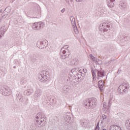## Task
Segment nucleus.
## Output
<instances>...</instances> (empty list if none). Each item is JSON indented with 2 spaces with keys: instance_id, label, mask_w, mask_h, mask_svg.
<instances>
[{
  "instance_id": "obj_18",
  "label": "nucleus",
  "mask_w": 130,
  "mask_h": 130,
  "mask_svg": "<svg viewBox=\"0 0 130 130\" xmlns=\"http://www.w3.org/2000/svg\"><path fill=\"white\" fill-rule=\"evenodd\" d=\"M60 52L69 53V45H64L62 47L61 49Z\"/></svg>"
},
{
  "instance_id": "obj_5",
  "label": "nucleus",
  "mask_w": 130,
  "mask_h": 130,
  "mask_svg": "<svg viewBox=\"0 0 130 130\" xmlns=\"http://www.w3.org/2000/svg\"><path fill=\"white\" fill-rule=\"evenodd\" d=\"M38 79L40 82L45 83V82H47V81L49 80V75H48V72L44 71L43 73L38 75Z\"/></svg>"
},
{
  "instance_id": "obj_45",
  "label": "nucleus",
  "mask_w": 130,
  "mask_h": 130,
  "mask_svg": "<svg viewBox=\"0 0 130 130\" xmlns=\"http://www.w3.org/2000/svg\"><path fill=\"white\" fill-rule=\"evenodd\" d=\"M27 93H28V94H29V93H30L29 91H27Z\"/></svg>"
},
{
  "instance_id": "obj_39",
  "label": "nucleus",
  "mask_w": 130,
  "mask_h": 130,
  "mask_svg": "<svg viewBox=\"0 0 130 130\" xmlns=\"http://www.w3.org/2000/svg\"><path fill=\"white\" fill-rule=\"evenodd\" d=\"M96 127H99V122H98V123H97V125H96Z\"/></svg>"
},
{
  "instance_id": "obj_40",
  "label": "nucleus",
  "mask_w": 130,
  "mask_h": 130,
  "mask_svg": "<svg viewBox=\"0 0 130 130\" xmlns=\"http://www.w3.org/2000/svg\"><path fill=\"white\" fill-rule=\"evenodd\" d=\"M99 129H100L99 127H95V130H99Z\"/></svg>"
},
{
  "instance_id": "obj_22",
  "label": "nucleus",
  "mask_w": 130,
  "mask_h": 130,
  "mask_svg": "<svg viewBox=\"0 0 130 130\" xmlns=\"http://www.w3.org/2000/svg\"><path fill=\"white\" fill-rule=\"evenodd\" d=\"M100 13H102L101 14L102 17H107V16H108V15H109V12H108V11H105L103 9L101 10Z\"/></svg>"
},
{
  "instance_id": "obj_4",
  "label": "nucleus",
  "mask_w": 130,
  "mask_h": 130,
  "mask_svg": "<svg viewBox=\"0 0 130 130\" xmlns=\"http://www.w3.org/2000/svg\"><path fill=\"white\" fill-rule=\"evenodd\" d=\"M97 100L96 99H89L87 100H85L83 102V105L85 108H94L96 106Z\"/></svg>"
},
{
  "instance_id": "obj_14",
  "label": "nucleus",
  "mask_w": 130,
  "mask_h": 130,
  "mask_svg": "<svg viewBox=\"0 0 130 130\" xmlns=\"http://www.w3.org/2000/svg\"><path fill=\"white\" fill-rule=\"evenodd\" d=\"M60 58L61 59H67L70 56V54H69V53H66L63 52H61L60 53Z\"/></svg>"
},
{
  "instance_id": "obj_30",
  "label": "nucleus",
  "mask_w": 130,
  "mask_h": 130,
  "mask_svg": "<svg viewBox=\"0 0 130 130\" xmlns=\"http://www.w3.org/2000/svg\"><path fill=\"white\" fill-rule=\"evenodd\" d=\"M26 82H27V81H26V80H25L24 79H22L20 81V83H21V85H24V84H26Z\"/></svg>"
},
{
  "instance_id": "obj_8",
  "label": "nucleus",
  "mask_w": 130,
  "mask_h": 130,
  "mask_svg": "<svg viewBox=\"0 0 130 130\" xmlns=\"http://www.w3.org/2000/svg\"><path fill=\"white\" fill-rule=\"evenodd\" d=\"M89 57H90L91 60H92V61H93V62H95V64H99L100 66L101 64H102V61H101L99 59L94 57V56H93V55L90 54Z\"/></svg>"
},
{
  "instance_id": "obj_36",
  "label": "nucleus",
  "mask_w": 130,
  "mask_h": 130,
  "mask_svg": "<svg viewBox=\"0 0 130 130\" xmlns=\"http://www.w3.org/2000/svg\"><path fill=\"white\" fill-rule=\"evenodd\" d=\"M79 72H80V73L81 74H82V75H84V72H83V70H80L79 71Z\"/></svg>"
},
{
  "instance_id": "obj_19",
  "label": "nucleus",
  "mask_w": 130,
  "mask_h": 130,
  "mask_svg": "<svg viewBox=\"0 0 130 130\" xmlns=\"http://www.w3.org/2000/svg\"><path fill=\"white\" fill-rule=\"evenodd\" d=\"M99 87L100 91L102 92L104 90L103 87H104V81L102 80L99 81Z\"/></svg>"
},
{
  "instance_id": "obj_23",
  "label": "nucleus",
  "mask_w": 130,
  "mask_h": 130,
  "mask_svg": "<svg viewBox=\"0 0 130 130\" xmlns=\"http://www.w3.org/2000/svg\"><path fill=\"white\" fill-rule=\"evenodd\" d=\"M70 64L71 66H77L78 64V59H73L70 61Z\"/></svg>"
},
{
  "instance_id": "obj_26",
  "label": "nucleus",
  "mask_w": 130,
  "mask_h": 130,
  "mask_svg": "<svg viewBox=\"0 0 130 130\" xmlns=\"http://www.w3.org/2000/svg\"><path fill=\"white\" fill-rule=\"evenodd\" d=\"M124 92H125L124 89H123V88L121 87V85H120L118 88V92L119 94H123Z\"/></svg>"
},
{
  "instance_id": "obj_2",
  "label": "nucleus",
  "mask_w": 130,
  "mask_h": 130,
  "mask_svg": "<svg viewBox=\"0 0 130 130\" xmlns=\"http://www.w3.org/2000/svg\"><path fill=\"white\" fill-rule=\"evenodd\" d=\"M46 123V117L43 114L39 113L36 117V124L38 126H43Z\"/></svg>"
},
{
  "instance_id": "obj_37",
  "label": "nucleus",
  "mask_w": 130,
  "mask_h": 130,
  "mask_svg": "<svg viewBox=\"0 0 130 130\" xmlns=\"http://www.w3.org/2000/svg\"><path fill=\"white\" fill-rule=\"evenodd\" d=\"M72 72H77V70H76V69H72Z\"/></svg>"
},
{
  "instance_id": "obj_32",
  "label": "nucleus",
  "mask_w": 130,
  "mask_h": 130,
  "mask_svg": "<svg viewBox=\"0 0 130 130\" xmlns=\"http://www.w3.org/2000/svg\"><path fill=\"white\" fill-rule=\"evenodd\" d=\"M14 62H15V64H17V66H19V64H20V62L19 61H18V60H17V59L14 60Z\"/></svg>"
},
{
  "instance_id": "obj_34",
  "label": "nucleus",
  "mask_w": 130,
  "mask_h": 130,
  "mask_svg": "<svg viewBox=\"0 0 130 130\" xmlns=\"http://www.w3.org/2000/svg\"><path fill=\"white\" fill-rule=\"evenodd\" d=\"M83 72L84 75H85V74H86L87 72V69H83Z\"/></svg>"
},
{
  "instance_id": "obj_33",
  "label": "nucleus",
  "mask_w": 130,
  "mask_h": 130,
  "mask_svg": "<svg viewBox=\"0 0 130 130\" xmlns=\"http://www.w3.org/2000/svg\"><path fill=\"white\" fill-rule=\"evenodd\" d=\"M64 12H66V9H65V8H63V9L61 10V13H63Z\"/></svg>"
},
{
  "instance_id": "obj_12",
  "label": "nucleus",
  "mask_w": 130,
  "mask_h": 130,
  "mask_svg": "<svg viewBox=\"0 0 130 130\" xmlns=\"http://www.w3.org/2000/svg\"><path fill=\"white\" fill-rule=\"evenodd\" d=\"M80 124L84 127H89L90 122H89V121L86 120H81L80 121Z\"/></svg>"
},
{
  "instance_id": "obj_35",
  "label": "nucleus",
  "mask_w": 130,
  "mask_h": 130,
  "mask_svg": "<svg viewBox=\"0 0 130 130\" xmlns=\"http://www.w3.org/2000/svg\"><path fill=\"white\" fill-rule=\"evenodd\" d=\"M18 99H19V100L20 99H22V96H21V94H18Z\"/></svg>"
},
{
  "instance_id": "obj_3",
  "label": "nucleus",
  "mask_w": 130,
  "mask_h": 130,
  "mask_svg": "<svg viewBox=\"0 0 130 130\" xmlns=\"http://www.w3.org/2000/svg\"><path fill=\"white\" fill-rule=\"evenodd\" d=\"M110 27H111V23L106 22L101 24L99 25V29L102 34H106Z\"/></svg>"
},
{
  "instance_id": "obj_7",
  "label": "nucleus",
  "mask_w": 130,
  "mask_h": 130,
  "mask_svg": "<svg viewBox=\"0 0 130 130\" xmlns=\"http://www.w3.org/2000/svg\"><path fill=\"white\" fill-rule=\"evenodd\" d=\"M48 45V42L47 40L39 41L37 43V46L40 49H44Z\"/></svg>"
},
{
  "instance_id": "obj_31",
  "label": "nucleus",
  "mask_w": 130,
  "mask_h": 130,
  "mask_svg": "<svg viewBox=\"0 0 130 130\" xmlns=\"http://www.w3.org/2000/svg\"><path fill=\"white\" fill-rule=\"evenodd\" d=\"M67 4L68 5H70V4H71V3H73V0H65Z\"/></svg>"
},
{
  "instance_id": "obj_10",
  "label": "nucleus",
  "mask_w": 130,
  "mask_h": 130,
  "mask_svg": "<svg viewBox=\"0 0 130 130\" xmlns=\"http://www.w3.org/2000/svg\"><path fill=\"white\" fill-rule=\"evenodd\" d=\"M120 86H121V88H122L125 92L129 89V84H128V82H123Z\"/></svg>"
},
{
  "instance_id": "obj_1",
  "label": "nucleus",
  "mask_w": 130,
  "mask_h": 130,
  "mask_svg": "<svg viewBox=\"0 0 130 130\" xmlns=\"http://www.w3.org/2000/svg\"><path fill=\"white\" fill-rule=\"evenodd\" d=\"M91 72L92 74L93 81H96V74H97L98 80H102L104 77H106V79H107V76L104 74V70L102 69L92 70Z\"/></svg>"
},
{
  "instance_id": "obj_27",
  "label": "nucleus",
  "mask_w": 130,
  "mask_h": 130,
  "mask_svg": "<svg viewBox=\"0 0 130 130\" xmlns=\"http://www.w3.org/2000/svg\"><path fill=\"white\" fill-rule=\"evenodd\" d=\"M38 25L39 26V30H40V29H42V28H44V26H45L44 23L42 22H38Z\"/></svg>"
},
{
  "instance_id": "obj_17",
  "label": "nucleus",
  "mask_w": 130,
  "mask_h": 130,
  "mask_svg": "<svg viewBox=\"0 0 130 130\" xmlns=\"http://www.w3.org/2000/svg\"><path fill=\"white\" fill-rule=\"evenodd\" d=\"M64 119L67 123H71V122H72V117L69 115H65Z\"/></svg>"
},
{
  "instance_id": "obj_21",
  "label": "nucleus",
  "mask_w": 130,
  "mask_h": 130,
  "mask_svg": "<svg viewBox=\"0 0 130 130\" xmlns=\"http://www.w3.org/2000/svg\"><path fill=\"white\" fill-rule=\"evenodd\" d=\"M110 130H121L120 127L116 125H112L109 128Z\"/></svg>"
},
{
  "instance_id": "obj_43",
  "label": "nucleus",
  "mask_w": 130,
  "mask_h": 130,
  "mask_svg": "<svg viewBox=\"0 0 130 130\" xmlns=\"http://www.w3.org/2000/svg\"><path fill=\"white\" fill-rule=\"evenodd\" d=\"M2 38V35H0V39Z\"/></svg>"
},
{
  "instance_id": "obj_20",
  "label": "nucleus",
  "mask_w": 130,
  "mask_h": 130,
  "mask_svg": "<svg viewBox=\"0 0 130 130\" xmlns=\"http://www.w3.org/2000/svg\"><path fill=\"white\" fill-rule=\"evenodd\" d=\"M10 13H11V7H7L4 10L3 14L5 15V16H8Z\"/></svg>"
},
{
  "instance_id": "obj_13",
  "label": "nucleus",
  "mask_w": 130,
  "mask_h": 130,
  "mask_svg": "<svg viewBox=\"0 0 130 130\" xmlns=\"http://www.w3.org/2000/svg\"><path fill=\"white\" fill-rule=\"evenodd\" d=\"M114 2H115V0H106L107 6L110 8H113L115 6Z\"/></svg>"
},
{
  "instance_id": "obj_15",
  "label": "nucleus",
  "mask_w": 130,
  "mask_h": 130,
  "mask_svg": "<svg viewBox=\"0 0 130 130\" xmlns=\"http://www.w3.org/2000/svg\"><path fill=\"white\" fill-rule=\"evenodd\" d=\"M103 110V111H105V112H107V111H109V106H108V103L106 102L104 103Z\"/></svg>"
},
{
  "instance_id": "obj_24",
  "label": "nucleus",
  "mask_w": 130,
  "mask_h": 130,
  "mask_svg": "<svg viewBox=\"0 0 130 130\" xmlns=\"http://www.w3.org/2000/svg\"><path fill=\"white\" fill-rule=\"evenodd\" d=\"M31 28L33 30H39V27L38 26V23L36 22L32 24Z\"/></svg>"
},
{
  "instance_id": "obj_11",
  "label": "nucleus",
  "mask_w": 130,
  "mask_h": 130,
  "mask_svg": "<svg viewBox=\"0 0 130 130\" xmlns=\"http://www.w3.org/2000/svg\"><path fill=\"white\" fill-rule=\"evenodd\" d=\"M3 94L5 96H8V95H11L12 94V90L9 87H6L4 89Z\"/></svg>"
},
{
  "instance_id": "obj_16",
  "label": "nucleus",
  "mask_w": 130,
  "mask_h": 130,
  "mask_svg": "<svg viewBox=\"0 0 130 130\" xmlns=\"http://www.w3.org/2000/svg\"><path fill=\"white\" fill-rule=\"evenodd\" d=\"M106 121H108V117L106 115L103 114L102 115L101 123H104V122H106Z\"/></svg>"
},
{
  "instance_id": "obj_25",
  "label": "nucleus",
  "mask_w": 130,
  "mask_h": 130,
  "mask_svg": "<svg viewBox=\"0 0 130 130\" xmlns=\"http://www.w3.org/2000/svg\"><path fill=\"white\" fill-rule=\"evenodd\" d=\"M119 8H121V10H124V9L126 8V4L124 2H121L119 4Z\"/></svg>"
},
{
  "instance_id": "obj_9",
  "label": "nucleus",
  "mask_w": 130,
  "mask_h": 130,
  "mask_svg": "<svg viewBox=\"0 0 130 130\" xmlns=\"http://www.w3.org/2000/svg\"><path fill=\"white\" fill-rule=\"evenodd\" d=\"M42 95V90H41V89H37L34 95V99L35 101H37L38 100V98H39V97H40V96Z\"/></svg>"
},
{
  "instance_id": "obj_41",
  "label": "nucleus",
  "mask_w": 130,
  "mask_h": 130,
  "mask_svg": "<svg viewBox=\"0 0 130 130\" xmlns=\"http://www.w3.org/2000/svg\"><path fill=\"white\" fill-rule=\"evenodd\" d=\"M75 1H76V2H82V1L83 0H75Z\"/></svg>"
},
{
  "instance_id": "obj_42",
  "label": "nucleus",
  "mask_w": 130,
  "mask_h": 130,
  "mask_svg": "<svg viewBox=\"0 0 130 130\" xmlns=\"http://www.w3.org/2000/svg\"><path fill=\"white\" fill-rule=\"evenodd\" d=\"M127 38H126V37H123V39H126Z\"/></svg>"
},
{
  "instance_id": "obj_28",
  "label": "nucleus",
  "mask_w": 130,
  "mask_h": 130,
  "mask_svg": "<svg viewBox=\"0 0 130 130\" xmlns=\"http://www.w3.org/2000/svg\"><path fill=\"white\" fill-rule=\"evenodd\" d=\"M62 90L63 92H64V93H68V92L70 91V88L67 86H64L62 87Z\"/></svg>"
},
{
  "instance_id": "obj_29",
  "label": "nucleus",
  "mask_w": 130,
  "mask_h": 130,
  "mask_svg": "<svg viewBox=\"0 0 130 130\" xmlns=\"http://www.w3.org/2000/svg\"><path fill=\"white\" fill-rule=\"evenodd\" d=\"M6 33V31L5 30V29L4 27H1L0 28V35H4V34Z\"/></svg>"
},
{
  "instance_id": "obj_44",
  "label": "nucleus",
  "mask_w": 130,
  "mask_h": 130,
  "mask_svg": "<svg viewBox=\"0 0 130 130\" xmlns=\"http://www.w3.org/2000/svg\"><path fill=\"white\" fill-rule=\"evenodd\" d=\"M103 130H107L106 129H105V128H104Z\"/></svg>"
},
{
  "instance_id": "obj_38",
  "label": "nucleus",
  "mask_w": 130,
  "mask_h": 130,
  "mask_svg": "<svg viewBox=\"0 0 130 130\" xmlns=\"http://www.w3.org/2000/svg\"><path fill=\"white\" fill-rule=\"evenodd\" d=\"M106 66H108V64H110V61H108V63H106Z\"/></svg>"
},
{
  "instance_id": "obj_6",
  "label": "nucleus",
  "mask_w": 130,
  "mask_h": 130,
  "mask_svg": "<svg viewBox=\"0 0 130 130\" xmlns=\"http://www.w3.org/2000/svg\"><path fill=\"white\" fill-rule=\"evenodd\" d=\"M70 21L75 34L78 35V34H79V29H78V27H77V25L76 24V19L75 17L71 16Z\"/></svg>"
}]
</instances>
